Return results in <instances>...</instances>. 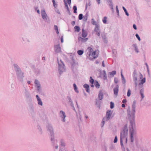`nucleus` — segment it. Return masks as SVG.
Returning <instances> with one entry per match:
<instances>
[{"label":"nucleus","instance_id":"obj_1","mask_svg":"<svg viewBox=\"0 0 151 151\" xmlns=\"http://www.w3.org/2000/svg\"><path fill=\"white\" fill-rule=\"evenodd\" d=\"M128 130L127 125H125L121 133L120 143L122 146H123V141L125 140L126 143H127V139L126 137L127 136Z\"/></svg>","mask_w":151,"mask_h":151},{"label":"nucleus","instance_id":"obj_2","mask_svg":"<svg viewBox=\"0 0 151 151\" xmlns=\"http://www.w3.org/2000/svg\"><path fill=\"white\" fill-rule=\"evenodd\" d=\"M88 49L89 51V58L90 60H92L97 58L98 56L99 52L97 50L93 51V49L91 47H89Z\"/></svg>","mask_w":151,"mask_h":151},{"label":"nucleus","instance_id":"obj_3","mask_svg":"<svg viewBox=\"0 0 151 151\" xmlns=\"http://www.w3.org/2000/svg\"><path fill=\"white\" fill-rule=\"evenodd\" d=\"M143 76L140 73H136L135 72L134 73L133 80L135 85V87H137V78H139L141 79L142 78Z\"/></svg>","mask_w":151,"mask_h":151},{"label":"nucleus","instance_id":"obj_4","mask_svg":"<svg viewBox=\"0 0 151 151\" xmlns=\"http://www.w3.org/2000/svg\"><path fill=\"white\" fill-rule=\"evenodd\" d=\"M136 101H134L133 102L132 105V112L133 114L132 116H130L129 117V119H132V121H134V114H135V109L136 108Z\"/></svg>","mask_w":151,"mask_h":151},{"label":"nucleus","instance_id":"obj_5","mask_svg":"<svg viewBox=\"0 0 151 151\" xmlns=\"http://www.w3.org/2000/svg\"><path fill=\"white\" fill-rule=\"evenodd\" d=\"M129 132L130 134L131 141L132 142L133 141V134L134 133V131L133 127L130 129Z\"/></svg>","mask_w":151,"mask_h":151},{"label":"nucleus","instance_id":"obj_6","mask_svg":"<svg viewBox=\"0 0 151 151\" xmlns=\"http://www.w3.org/2000/svg\"><path fill=\"white\" fill-rule=\"evenodd\" d=\"M112 113V111L108 110L106 113V116L107 120H109L111 117Z\"/></svg>","mask_w":151,"mask_h":151},{"label":"nucleus","instance_id":"obj_7","mask_svg":"<svg viewBox=\"0 0 151 151\" xmlns=\"http://www.w3.org/2000/svg\"><path fill=\"white\" fill-rule=\"evenodd\" d=\"M78 40L79 42H85L88 40V38H83L81 37H79L78 38Z\"/></svg>","mask_w":151,"mask_h":151},{"label":"nucleus","instance_id":"obj_8","mask_svg":"<svg viewBox=\"0 0 151 151\" xmlns=\"http://www.w3.org/2000/svg\"><path fill=\"white\" fill-rule=\"evenodd\" d=\"M55 50L56 53H58L61 51V47L60 44H58L55 47Z\"/></svg>","mask_w":151,"mask_h":151},{"label":"nucleus","instance_id":"obj_9","mask_svg":"<svg viewBox=\"0 0 151 151\" xmlns=\"http://www.w3.org/2000/svg\"><path fill=\"white\" fill-rule=\"evenodd\" d=\"M119 91V86L117 85L115 87L114 89V94L116 96H117L118 93Z\"/></svg>","mask_w":151,"mask_h":151},{"label":"nucleus","instance_id":"obj_10","mask_svg":"<svg viewBox=\"0 0 151 151\" xmlns=\"http://www.w3.org/2000/svg\"><path fill=\"white\" fill-rule=\"evenodd\" d=\"M146 79L145 78L142 79L140 81V82L139 84V86L140 87H142L143 86L142 85L145 82Z\"/></svg>","mask_w":151,"mask_h":151},{"label":"nucleus","instance_id":"obj_11","mask_svg":"<svg viewBox=\"0 0 151 151\" xmlns=\"http://www.w3.org/2000/svg\"><path fill=\"white\" fill-rule=\"evenodd\" d=\"M88 35V33L87 32L85 31L84 29H82V36L83 38L86 37Z\"/></svg>","mask_w":151,"mask_h":151},{"label":"nucleus","instance_id":"obj_12","mask_svg":"<svg viewBox=\"0 0 151 151\" xmlns=\"http://www.w3.org/2000/svg\"><path fill=\"white\" fill-rule=\"evenodd\" d=\"M41 15L43 19H44L46 18L47 14L45 10H43L42 11Z\"/></svg>","mask_w":151,"mask_h":151},{"label":"nucleus","instance_id":"obj_13","mask_svg":"<svg viewBox=\"0 0 151 151\" xmlns=\"http://www.w3.org/2000/svg\"><path fill=\"white\" fill-rule=\"evenodd\" d=\"M36 98L37 99V101H38V104L39 105H42V103L40 99L38 96V95H37L36 96Z\"/></svg>","mask_w":151,"mask_h":151},{"label":"nucleus","instance_id":"obj_14","mask_svg":"<svg viewBox=\"0 0 151 151\" xmlns=\"http://www.w3.org/2000/svg\"><path fill=\"white\" fill-rule=\"evenodd\" d=\"M60 113L62 115V116H61V117L63 118V121L65 122V117H66V116L65 115V113L62 111H60Z\"/></svg>","mask_w":151,"mask_h":151},{"label":"nucleus","instance_id":"obj_15","mask_svg":"<svg viewBox=\"0 0 151 151\" xmlns=\"http://www.w3.org/2000/svg\"><path fill=\"white\" fill-rule=\"evenodd\" d=\"M103 93L101 91H100L98 95V98L99 100H101L103 98Z\"/></svg>","mask_w":151,"mask_h":151},{"label":"nucleus","instance_id":"obj_16","mask_svg":"<svg viewBox=\"0 0 151 151\" xmlns=\"http://www.w3.org/2000/svg\"><path fill=\"white\" fill-rule=\"evenodd\" d=\"M84 87L86 88L87 92H88L89 91V86L87 84H85L83 86Z\"/></svg>","mask_w":151,"mask_h":151},{"label":"nucleus","instance_id":"obj_17","mask_svg":"<svg viewBox=\"0 0 151 151\" xmlns=\"http://www.w3.org/2000/svg\"><path fill=\"white\" fill-rule=\"evenodd\" d=\"M94 85L97 88H99V87L100 85L98 82L97 81H95L94 83Z\"/></svg>","mask_w":151,"mask_h":151},{"label":"nucleus","instance_id":"obj_18","mask_svg":"<svg viewBox=\"0 0 151 151\" xmlns=\"http://www.w3.org/2000/svg\"><path fill=\"white\" fill-rule=\"evenodd\" d=\"M75 31L77 32H79L80 30V28L79 26H76L74 28Z\"/></svg>","mask_w":151,"mask_h":151},{"label":"nucleus","instance_id":"obj_19","mask_svg":"<svg viewBox=\"0 0 151 151\" xmlns=\"http://www.w3.org/2000/svg\"><path fill=\"white\" fill-rule=\"evenodd\" d=\"M95 31L96 32H99L100 31L99 30V27L97 24H96V27L95 28Z\"/></svg>","mask_w":151,"mask_h":151},{"label":"nucleus","instance_id":"obj_20","mask_svg":"<svg viewBox=\"0 0 151 151\" xmlns=\"http://www.w3.org/2000/svg\"><path fill=\"white\" fill-rule=\"evenodd\" d=\"M54 28L55 30L56 31V33L58 34L59 33V32L58 31V26L57 25H54Z\"/></svg>","mask_w":151,"mask_h":151},{"label":"nucleus","instance_id":"obj_21","mask_svg":"<svg viewBox=\"0 0 151 151\" xmlns=\"http://www.w3.org/2000/svg\"><path fill=\"white\" fill-rule=\"evenodd\" d=\"M73 85L74 89L75 91L76 92L78 93V90L76 84L75 83H74Z\"/></svg>","mask_w":151,"mask_h":151},{"label":"nucleus","instance_id":"obj_22","mask_svg":"<svg viewBox=\"0 0 151 151\" xmlns=\"http://www.w3.org/2000/svg\"><path fill=\"white\" fill-rule=\"evenodd\" d=\"M143 91H144L143 89H141L140 91V93L141 95L142 99H143L144 97V96L143 93Z\"/></svg>","mask_w":151,"mask_h":151},{"label":"nucleus","instance_id":"obj_23","mask_svg":"<svg viewBox=\"0 0 151 151\" xmlns=\"http://www.w3.org/2000/svg\"><path fill=\"white\" fill-rule=\"evenodd\" d=\"M35 83L37 85V88H39L40 87V85L39 84V81L37 80H36L35 81Z\"/></svg>","mask_w":151,"mask_h":151},{"label":"nucleus","instance_id":"obj_24","mask_svg":"<svg viewBox=\"0 0 151 151\" xmlns=\"http://www.w3.org/2000/svg\"><path fill=\"white\" fill-rule=\"evenodd\" d=\"M83 53V50H80L77 51V53L78 55H81Z\"/></svg>","mask_w":151,"mask_h":151},{"label":"nucleus","instance_id":"obj_25","mask_svg":"<svg viewBox=\"0 0 151 151\" xmlns=\"http://www.w3.org/2000/svg\"><path fill=\"white\" fill-rule=\"evenodd\" d=\"M107 17H104L102 21L104 24H106L107 22Z\"/></svg>","mask_w":151,"mask_h":151},{"label":"nucleus","instance_id":"obj_26","mask_svg":"<svg viewBox=\"0 0 151 151\" xmlns=\"http://www.w3.org/2000/svg\"><path fill=\"white\" fill-rule=\"evenodd\" d=\"M90 82L91 84H93L94 81L93 79L92 78V77H90Z\"/></svg>","mask_w":151,"mask_h":151},{"label":"nucleus","instance_id":"obj_27","mask_svg":"<svg viewBox=\"0 0 151 151\" xmlns=\"http://www.w3.org/2000/svg\"><path fill=\"white\" fill-rule=\"evenodd\" d=\"M131 94V91L130 89H129L128 90L127 92V96L128 97H129L130 96Z\"/></svg>","mask_w":151,"mask_h":151},{"label":"nucleus","instance_id":"obj_28","mask_svg":"<svg viewBox=\"0 0 151 151\" xmlns=\"http://www.w3.org/2000/svg\"><path fill=\"white\" fill-rule=\"evenodd\" d=\"M73 9L74 10V12L75 13H77L76 11L77 10V7L75 6H73Z\"/></svg>","mask_w":151,"mask_h":151},{"label":"nucleus","instance_id":"obj_29","mask_svg":"<svg viewBox=\"0 0 151 151\" xmlns=\"http://www.w3.org/2000/svg\"><path fill=\"white\" fill-rule=\"evenodd\" d=\"M123 9L124 11V12H125L126 15H127V16H128L129 14L127 12L126 9L124 7H123Z\"/></svg>","mask_w":151,"mask_h":151},{"label":"nucleus","instance_id":"obj_30","mask_svg":"<svg viewBox=\"0 0 151 151\" xmlns=\"http://www.w3.org/2000/svg\"><path fill=\"white\" fill-rule=\"evenodd\" d=\"M114 107V104L112 102H110V108L111 109L113 108Z\"/></svg>","mask_w":151,"mask_h":151},{"label":"nucleus","instance_id":"obj_31","mask_svg":"<svg viewBox=\"0 0 151 151\" xmlns=\"http://www.w3.org/2000/svg\"><path fill=\"white\" fill-rule=\"evenodd\" d=\"M116 73V71H113L110 73V75L111 76H114Z\"/></svg>","mask_w":151,"mask_h":151},{"label":"nucleus","instance_id":"obj_32","mask_svg":"<svg viewBox=\"0 0 151 151\" xmlns=\"http://www.w3.org/2000/svg\"><path fill=\"white\" fill-rule=\"evenodd\" d=\"M83 15L82 14H79V16H78V19L79 20H81L83 18Z\"/></svg>","mask_w":151,"mask_h":151},{"label":"nucleus","instance_id":"obj_33","mask_svg":"<svg viewBox=\"0 0 151 151\" xmlns=\"http://www.w3.org/2000/svg\"><path fill=\"white\" fill-rule=\"evenodd\" d=\"M114 81L116 83H117L118 82V80L117 78H114Z\"/></svg>","mask_w":151,"mask_h":151},{"label":"nucleus","instance_id":"obj_34","mask_svg":"<svg viewBox=\"0 0 151 151\" xmlns=\"http://www.w3.org/2000/svg\"><path fill=\"white\" fill-rule=\"evenodd\" d=\"M122 82L123 84H125L126 83V80L124 77L122 78Z\"/></svg>","mask_w":151,"mask_h":151},{"label":"nucleus","instance_id":"obj_35","mask_svg":"<svg viewBox=\"0 0 151 151\" xmlns=\"http://www.w3.org/2000/svg\"><path fill=\"white\" fill-rule=\"evenodd\" d=\"M136 36L139 41H140L141 39H140L139 36L137 34H136Z\"/></svg>","mask_w":151,"mask_h":151},{"label":"nucleus","instance_id":"obj_36","mask_svg":"<svg viewBox=\"0 0 151 151\" xmlns=\"http://www.w3.org/2000/svg\"><path fill=\"white\" fill-rule=\"evenodd\" d=\"M52 2L53 4V5L55 7L57 6V5L55 3V0H52Z\"/></svg>","mask_w":151,"mask_h":151},{"label":"nucleus","instance_id":"obj_37","mask_svg":"<svg viewBox=\"0 0 151 151\" xmlns=\"http://www.w3.org/2000/svg\"><path fill=\"white\" fill-rule=\"evenodd\" d=\"M117 141V137L116 136L115 137V139L114 140V142L115 143Z\"/></svg>","mask_w":151,"mask_h":151},{"label":"nucleus","instance_id":"obj_38","mask_svg":"<svg viewBox=\"0 0 151 151\" xmlns=\"http://www.w3.org/2000/svg\"><path fill=\"white\" fill-rule=\"evenodd\" d=\"M92 20H93L92 22V24L93 25H96V22L93 19H92Z\"/></svg>","mask_w":151,"mask_h":151},{"label":"nucleus","instance_id":"obj_39","mask_svg":"<svg viewBox=\"0 0 151 151\" xmlns=\"http://www.w3.org/2000/svg\"><path fill=\"white\" fill-rule=\"evenodd\" d=\"M105 118H104L103 119L102 121V123L103 124V126L104 125V120H105Z\"/></svg>","mask_w":151,"mask_h":151},{"label":"nucleus","instance_id":"obj_40","mask_svg":"<svg viewBox=\"0 0 151 151\" xmlns=\"http://www.w3.org/2000/svg\"><path fill=\"white\" fill-rule=\"evenodd\" d=\"M135 51L137 52H139V51H138V49L136 47H135Z\"/></svg>","mask_w":151,"mask_h":151},{"label":"nucleus","instance_id":"obj_41","mask_svg":"<svg viewBox=\"0 0 151 151\" xmlns=\"http://www.w3.org/2000/svg\"><path fill=\"white\" fill-rule=\"evenodd\" d=\"M133 28L135 29H136V30L137 29V28L136 25L135 24H133Z\"/></svg>","mask_w":151,"mask_h":151},{"label":"nucleus","instance_id":"obj_42","mask_svg":"<svg viewBox=\"0 0 151 151\" xmlns=\"http://www.w3.org/2000/svg\"><path fill=\"white\" fill-rule=\"evenodd\" d=\"M122 102L124 104L125 103H126L127 102V100L126 99H124L123 100Z\"/></svg>","mask_w":151,"mask_h":151},{"label":"nucleus","instance_id":"obj_43","mask_svg":"<svg viewBox=\"0 0 151 151\" xmlns=\"http://www.w3.org/2000/svg\"><path fill=\"white\" fill-rule=\"evenodd\" d=\"M96 32L97 33V35L99 36L100 35V31H99V32Z\"/></svg>","mask_w":151,"mask_h":151},{"label":"nucleus","instance_id":"obj_44","mask_svg":"<svg viewBox=\"0 0 151 151\" xmlns=\"http://www.w3.org/2000/svg\"><path fill=\"white\" fill-rule=\"evenodd\" d=\"M67 1L68 4H70L71 3V0H67Z\"/></svg>","mask_w":151,"mask_h":151},{"label":"nucleus","instance_id":"obj_45","mask_svg":"<svg viewBox=\"0 0 151 151\" xmlns=\"http://www.w3.org/2000/svg\"><path fill=\"white\" fill-rule=\"evenodd\" d=\"M116 10L117 12V13H119V11L118 9V6H116Z\"/></svg>","mask_w":151,"mask_h":151},{"label":"nucleus","instance_id":"obj_46","mask_svg":"<svg viewBox=\"0 0 151 151\" xmlns=\"http://www.w3.org/2000/svg\"><path fill=\"white\" fill-rule=\"evenodd\" d=\"M72 24L74 25L75 24V22L74 21H73L71 23Z\"/></svg>","mask_w":151,"mask_h":151},{"label":"nucleus","instance_id":"obj_47","mask_svg":"<svg viewBox=\"0 0 151 151\" xmlns=\"http://www.w3.org/2000/svg\"><path fill=\"white\" fill-rule=\"evenodd\" d=\"M61 41L62 43H63V37L62 36L61 39Z\"/></svg>","mask_w":151,"mask_h":151},{"label":"nucleus","instance_id":"obj_48","mask_svg":"<svg viewBox=\"0 0 151 151\" xmlns=\"http://www.w3.org/2000/svg\"><path fill=\"white\" fill-rule=\"evenodd\" d=\"M121 76L122 78L124 77L123 75L122 74V70L121 71Z\"/></svg>","mask_w":151,"mask_h":151},{"label":"nucleus","instance_id":"obj_49","mask_svg":"<svg viewBox=\"0 0 151 151\" xmlns=\"http://www.w3.org/2000/svg\"><path fill=\"white\" fill-rule=\"evenodd\" d=\"M100 0H96L97 2L98 3V4H99L100 3Z\"/></svg>","mask_w":151,"mask_h":151},{"label":"nucleus","instance_id":"obj_50","mask_svg":"<svg viewBox=\"0 0 151 151\" xmlns=\"http://www.w3.org/2000/svg\"><path fill=\"white\" fill-rule=\"evenodd\" d=\"M122 106L123 108L124 107H125V104H122Z\"/></svg>","mask_w":151,"mask_h":151},{"label":"nucleus","instance_id":"obj_51","mask_svg":"<svg viewBox=\"0 0 151 151\" xmlns=\"http://www.w3.org/2000/svg\"><path fill=\"white\" fill-rule=\"evenodd\" d=\"M102 66L104 67H105V65H104V61H103V62H102Z\"/></svg>","mask_w":151,"mask_h":151},{"label":"nucleus","instance_id":"obj_52","mask_svg":"<svg viewBox=\"0 0 151 151\" xmlns=\"http://www.w3.org/2000/svg\"><path fill=\"white\" fill-rule=\"evenodd\" d=\"M37 12L38 13H39H39H40V11H39V10H37Z\"/></svg>","mask_w":151,"mask_h":151},{"label":"nucleus","instance_id":"obj_53","mask_svg":"<svg viewBox=\"0 0 151 151\" xmlns=\"http://www.w3.org/2000/svg\"><path fill=\"white\" fill-rule=\"evenodd\" d=\"M14 67H18V66L17 65H14Z\"/></svg>","mask_w":151,"mask_h":151},{"label":"nucleus","instance_id":"obj_54","mask_svg":"<svg viewBox=\"0 0 151 151\" xmlns=\"http://www.w3.org/2000/svg\"><path fill=\"white\" fill-rule=\"evenodd\" d=\"M28 83L29 84L30 83V81H28Z\"/></svg>","mask_w":151,"mask_h":151},{"label":"nucleus","instance_id":"obj_55","mask_svg":"<svg viewBox=\"0 0 151 151\" xmlns=\"http://www.w3.org/2000/svg\"><path fill=\"white\" fill-rule=\"evenodd\" d=\"M91 87H94V86H93V85L92 84V85H91Z\"/></svg>","mask_w":151,"mask_h":151},{"label":"nucleus","instance_id":"obj_56","mask_svg":"<svg viewBox=\"0 0 151 151\" xmlns=\"http://www.w3.org/2000/svg\"><path fill=\"white\" fill-rule=\"evenodd\" d=\"M58 64H59V65H61L60 64H59V62H58Z\"/></svg>","mask_w":151,"mask_h":151},{"label":"nucleus","instance_id":"obj_57","mask_svg":"<svg viewBox=\"0 0 151 151\" xmlns=\"http://www.w3.org/2000/svg\"><path fill=\"white\" fill-rule=\"evenodd\" d=\"M61 145H62L64 146V145L63 144H62V143H61Z\"/></svg>","mask_w":151,"mask_h":151},{"label":"nucleus","instance_id":"obj_58","mask_svg":"<svg viewBox=\"0 0 151 151\" xmlns=\"http://www.w3.org/2000/svg\"><path fill=\"white\" fill-rule=\"evenodd\" d=\"M130 122L132 124V123H133V122H131H131Z\"/></svg>","mask_w":151,"mask_h":151},{"label":"nucleus","instance_id":"obj_59","mask_svg":"<svg viewBox=\"0 0 151 151\" xmlns=\"http://www.w3.org/2000/svg\"><path fill=\"white\" fill-rule=\"evenodd\" d=\"M59 73L60 74H61L62 72L60 71Z\"/></svg>","mask_w":151,"mask_h":151},{"label":"nucleus","instance_id":"obj_60","mask_svg":"<svg viewBox=\"0 0 151 151\" xmlns=\"http://www.w3.org/2000/svg\"><path fill=\"white\" fill-rule=\"evenodd\" d=\"M56 149H57L58 148V146H56Z\"/></svg>","mask_w":151,"mask_h":151},{"label":"nucleus","instance_id":"obj_61","mask_svg":"<svg viewBox=\"0 0 151 151\" xmlns=\"http://www.w3.org/2000/svg\"><path fill=\"white\" fill-rule=\"evenodd\" d=\"M86 118H88V116H86Z\"/></svg>","mask_w":151,"mask_h":151},{"label":"nucleus","instance_id":"obj_62","mask_svg":"<svg viewBox=\"0 0 151 151\" xmlns=\"http://www.w3.org/2000/svg\"><path fill=\"white\" fill-rule=\"evenodd\" d=\"M62 65H63V63H62Z\"/></svg>","mask_w":151,"mask_h":151},{"label":"nucleus","instance_id":"obj_63","mask_svg":"<svg viewBox=\"0 0 151 151\" xmlns=\"http://www.w3.org/2000/svg\"><path fill=\"white\" fill-rule=\"evenodd\" d=\"M60 61H61V62H62V61H61V60H60Z\"/></svg>","mask_w":151,"mask_h":151},{"label":"nucleus","instance_id":"obj_64","mask_svg":"<svg viewBox=\"0 0 151 151\" xmlns=\"http://www.w3.org/2000/svg\"><path fill=\"white\" fill-rule=\"evenodd\" d=\"M60 61H61V62H62V61H61V60H60Z\"/></svg>","mask_w":151,"mask_h":151}]
</instances>
